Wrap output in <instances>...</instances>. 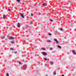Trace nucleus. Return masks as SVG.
<instances>
[{
    "mask_svg": "<svg viewBox=\"0 0 76 76\" xmlns=\"http://www.w3.org/2000/svg\"><path fill=\"white\" fill-rule=\"evenodd\" d=\"M50 20L51 21V22H53V20L50 19Z\"/></svg>",
    "mask_w": 76,
    "mask_h": 76,
    "instance_id": "obj_22",
    "label": "nucleus"
},
{
    "mask_svg": "<svg viewBox=\"0 0 76 76\" xmlns=\"http://www.w3.org/2000/svg\"><path fill=\"white\" fill-rule=\"evenodd\" d=\"M4 38H5V36H4L3 37H2L1 38V39H4Z\"/></svg>",
    "mask_w": 76,
    "mask_h": 76,
    "instance_id": "obj_10",
    "label": "nucleus"
},
{
    "mask_svg": "<svg viewBox=\"0 0 76 76\" xmlns=\"http://www.w3.org/2000/svg\"><path fill=\"white\" fill-rule=\"evenodd\" d=\"M38 73H39L38 72H37Z\"/></svg>",
    "mask_w": 76,
    "mask_h": 76,
    "instance_id": "obj_36",
    "label": "nucleus"
},
{
    "mask_svg": "<svg viewBox=\"0 0 76 76\" xmlns=\"http://www.w3.org/2000/svg\"><path fill=\"white\" fill-rule=\"evenodd\" d=\"M8 39H11V40L14 39H15V38L13 37H10L8 38Z\"/></svg>",
    "mask_w": 76,
    "mask_h": 76,
    "instance_id": "obj_3",
    "label": "nucleus"
},
{
    "mask_svg": "<svg viewBox=\"0 0 76 76\" xmlns=\"http://www.w3.org/2000/svg\"><path fill=\"white\" fill-rule=\"evenodd\" d=\"M15 54H17V52H15Z\"/></svg>",
    "mask_w": 76,
    "mask_h": 76,
    "instance_id": "obj_28",
    "label": "nucleus"
},
{
    "mask_svg": "<svg viewBox=\"0 0 76 76\" xmlns=\"http://www.w3.org/2000/svg\"><path fill=\"white\" fill-rule=\"evenodd\" d=\"M17 27H18V28H20V23H18L17 24Z\"/></svg>",
    "mask_w": 76,
    "mask_h": 76,
    "instance_id": "obj_4",
    "label": "nucleus"
},
{
    "mask_svg": "<svg viewBox=\"0 0 76 76\" xmlns=\"http://www.w3.org/2000/svg\"><path fill=\"white\" fill-rule=\"evenodd\" d=\"M39 35H41V34H39Z\"/></svg>",
    "mask_w": 76,
    "mask_h": 76,
    "instance_id": "obj_34",
    "label": "nucleus"
},
{
    "mask_svg": "<svg viewBox=\"0 0 76 76\" xmlns=\"http://www.w3.org/2000/svg\"><path fill=\"white\" fill-rule=\"evenodd\" d=\"M50 64H53V61H51L50 62Z\"/></svg>",
    "mask_w": 76,
    "mask_h": 76,
    "instance_id": "obj_18",
    "label": "nucleus"
},
{
    "mask_svg": "<svg viewBox=\"0 0 76 76\" xmlns=\"http://www.w3.org/2000/svg\"><path fill=\"white\" fill-rule=\"evenodd\" d=\"M60 30L61 31H64V30H63V28H60Z\"/></svg>",
    "mask_w": 76,
    "mask_h": 76,
    "instance_id": "obj_14",
    "label": "nucleus"
},
{
    "mask_svg": "<svg viewBox=\"0 0 76 76\" xmlns=\"http://www.w3.org/2000/svg\"><path fill=\"white\" fill-rule=\"evenodd\" d=\"M16 1H17L18 2V3H20V0H16Z\"/></svg>",
    "mask_w": 76,
    "mask_h": 76,
    "instance_id": "obj_17",
    "label": "nucleus"
},
{
    "mask_svg": "<svg viewBox=\"0 0 76 76\" xmlns=\"http://www.w3.org/2000/svg\"><path fill=\"white\" fill-rule=\"evenodd\" d=\"M37 72H38V71H37Z\"/></svg>",
    "mask_w": 76,
    "mask_h": 76,
    "instance_id": "obj_37",
    "label": "nucleus"
},
{
    "mask_svg": "<svg viewBox=\"0 0 76 76\" xmlns=\"http://www.w3.org/2000/svg\"><path fill=\"white\" fill-rule=\"evenodd\" d=\"M19 64H21V62H19Z\"/></svg>",
    "mask_w": 76,
    "mask_h": 76,
    "instance_id": "obj_27",
    "label": "nucleus"
},
{
    "mask_svg": "<svg viewBox=\"0 0 76 76\" xmlns=\"http://www.w3.org/2000/svg\"><path fill=\"white\" fill-rule=\"evenodd\" d=\"M30 6V7H31V6Z\"/></svg>",
    "mask_w": 76,
    "mask_h": 76,
    "instance_id": "obj_35",
    "label": "nucleus"
},
{
    "mask_svg": "<svg viewBox=\"0 0 76 76\" xmlns=\"http://www.w3.org/2000/svg\"><path fill=\"white\" fill-rule=\"evenodd\" d=\"M74 30H75V31H76V28H75V29H74Z\"/></svg>",
    "mask_w": 76,
    "mask_h": 76,
    "instance_id": "obj_30",
    "label": "nucleus"
},
{
    "mask_svg": "<svg viewBox=\"0 0 76 76\" xmlns=\"http://www.w3.org/2000/svg\"><path fill=\"white\" fill-rule=\"evenodd\" d=\"M49 35L50 36H51V34H49Z\"/></svg>",
    "mask_w": 76,
    "mask_h": 76,
    "instance_id": "obj_26",
    "label": "nucleus"
},
{
    "mask_svg": "<svg viewBox=\"0 0 76 76\" xmlns=\"http://www.w3.org/2000/svg\"><path fill=\"white\" fill-rule=\"evenodd\" d=\"M47 42H51V41L49 40H47Z\"/></svg>",
    "mask_w": 76,
    "mask_h": 76,
    "instance_id": "obj_8",
    "label": "nucleus"
},
{
    "mask_svg": "<svg viewBox=\"0 0 76 76\" xmlns=\"http://www.w3.org/2000/svg\"><path fill=\"white\" fill-rule=\"evenodd\" d=\"M23 69H24V70H26V68H27V66H26V65H24L23 66Z\"/></svg>",
    "mask_w": 76,
    "mask_h": 76,
    "instance_id": "obj_2",
    "label": "nucleus"
},
{
    "mask_svg": "<svg viewBox=\"0 0 76 76\" xmlns=\"http://www.w3.org/2000/svg\"><path fill=\"white\" fill-rule=\"evenodd\" d=\"M31 16H34V14H33V13H31Z\"/></svg>",
    "mask_w": 76,
    "mask_h": 76,
    "instance_id": "obj_19",
    "label": "nucleus"
},
{
    "mask_svg": "<svg viewBox=\"0 0 76 76\" xmlns=\"http://www.w3.org/2000/svg\"><path fill=\"white\" fill-rule=\"evenodd\" d=\"M72 53L73 54H74L75 55L76 54V52H75V50H73L72 51Z\"/></svg>",
    "mask_w": 76,
    "mask_h": 76,
    "instance_id": "obj_7",
    "label": "nucleus"
},
{
    "mask_svg": "<svg viewBox=\"0 0 76 76\" xmlns=\"http://www.w3.org/2000/svg\"><path fill=\"white\" fill-rule=\"evenodd\" d=\"M3 17L4 19H5V18H6V15H3Z\"/></svg>",
    "mask_w": 76,
    "mask_h": 76,
    "instance_id": "obj_11",
    "label": "nucleus"
},
{
    "mask_svg": "<svg viewBox=\"0 0 76 76\" xmlns=\"http://www.w3.org/2000/svg\"><path fill=\"white\" fill-rule=\"evenodd\" d=\"M61 76H64V75H61Z\"/></svg>",
    "mask_w": 76,
    "mask_h": 76,
    "instance_id": "obj_29",
    "label": "nucleus"
},
{
    "mask_svg": "<svg viewBox=\"0 0 76 76\" xmlns=\"http://www.w3.org/2000/svg\"><path fill=\"white\" fill-rule=\"evenodd\" d=\"M11 44H14L15 43V42H14L13 41H12L11 42Z\"/></svg>",
    "mask_w": 76,
    "mask_h": 76,
    "instance_id": "obj_15",
    "label": "nucleus"
},
{
    "mask_svg": "<svg viewBox=\"0 0 76 76\" xmlns=\"http://www.w3.org/2000/svg\"><path fill=\"white\" fill-rule=\"evenodd\" d=\"M45 61H46V60H47V58H45Z\"/></svg>",
    "mask_w": 76,
    "mask_h": 76,
    "instance_id": "obj_25",
    "label": "nucleus"
},
{
    "mask_svg": "<svg viewBox=\"0 0 76 76\" xmlns=\"http://www.w3.org/2000/svg\"><path fill=\"white\" fill-rule=\"evenodd\" d=\"M45 5H46V3H43V6H45Z\"/></svg>",
    "mask_w": 76,
    "mask_h": 76,
    "instance_id": "obj_9",
    "label": "nucleus"
},
{
    "mask_svg": "<svg viewBox=\"0 0 76 76\" xmlns=\"http://www.w3.org/2000/svg\"><path fill=\"white\" fill-rule=\"evenodd\" d=\"M58 47L59 48H60V49H61V46L59 45L58 46Z\"/></svg>",
    "mask_w": 76,
    "mask_h": 76,
    "instance_id": "obj_12",
    "label": "nucleus"
},
{
    "mask_svg": "<svg viewBox=\"0 0 76 76\" xmlns=\"http://www.w3.org/2000/svg\"><path fill=\"white\" fill-rule=\"evenodd\" d=\"M8 11H10V10H10V9H8Z\"/></svg>",
    "mask_w": 76,
    "mask_h": 76,
    "instance_id": "obj_24",
    "label": "nucleus"
},
{
    "mask_svg": "<svg viewBox=\"0 0 76 76\" xmlns=\"http://www.w3.org/2000/svg\"><path fill=\"white\" fill-rule=\"evenodd\" d=\"M32 23V22H31L30 23Z\"/></svg>",
    "mask_w": 76,
    "mask_h": 76,
    "instance_id": "obj_33",
    "label": "nucleus"
},
{
    "mask_svg": "<svg viewBox=\"0 0 76 76\" xmlns=\"http://www.w3.org/2000/svg\"><path fill=\"white\" fill-rule=\"evenodd\" d=\"M10 50H14V49H13V48H10Z\"/></svg>",
    "mask_w": 76,
    "mask_h": 76,
    "instance_id": "obj_16",
    "label": "nucleus"
},
{
    "mask_svg": "<svg viewBox=\"0 0 76 76\" xmlns=\"http://www.w3.org/2000/svg\"><path fill=\"white\" fill-rule=\"evenodd\" d=\"M20 15L21 17H22V18H24V15H23V14L21 13L20 14Z\"/></svg>",
    "mask_w": 76,
    "mask_h": 76,
    "instance_id": "obj_6",
    "label": "nucleus"
},
{
    "mask_svg": "<svg viewBox=\"0 0 76 76\" xmlns=\"http://www.w3.org/2000/svg\"><path fill=\"white\" fill-rule=\"evenodd\" d=\"M7 76H9V75L8 73H7L6 75Z\"/></svg>",
    "mask_w": 76,
    "mask_h": 76,
    "instance_id": "obj_20",
    "label": "nucleus"
},
{
    "mask_svg": "<svg viewBox=\"0 0 76 76\" xmlns=\"http://www.w3.org/2000/svg\"><path fill=\"white\" fill-rule=\"evenodd\" d=\"M42 54H43L44 56H47V53L45 52H42Z\"/></svg>",
    "mask_w": 76,
    "mask_h": 76,
    "instance_id": "obj_1",
    "label": "nucleus"
},
{
    "mask_svg": "<svg viewBox=\"0 0 76 76\" xmlns=\"http://www.w3.org/2000/svg\"><path fill=\"white\" fill-rule=\"evenodd\" d=\"M41 49H42V50H45V49L44 48H42Z\"/></svg>",
    "mask_w": 76,
    "mask_h": 76,
    "instance_id": "obj_13",
    "label": "nucleus"
},
{
    "mask_svg": "<svg viewBox=\"0 0 76 76\" xmlns=\"http://www.w3.org/2000/svg\"><path fill=\"white\" fill-rule=\"evenodd\" d=\"M53 75H56V73L54 72L53 73Z\"/></svg>",
    "mask_w": 76,
    "mask_h": 76,
    "instance_id": "obj_23",
    "label": "nucleus"
},
{
    "mask_svg": "<svg viewBox=\"0 0 76 76\" xmlns=\"http://www.w3.org/2000/svg\"><path fill=\"white\" fill-rule=\"evenodd\" d=\"M50 50H53V48H50Z\"/></svg>",
    "mask_w": 76,
    "mask_h": 76,
    "instance_id": "obj_21",
    "label": "nucleus"
},
{
    "mask_svg": "<svg viewBox=\"0 0 76 76\" xmlns=\"http://www.w3.org/2000/svg\"><path fill=\"white\" fill-rule=\"evenodd\" d=\"M45 66H47V64H45Z\"/></svg>",
    "mask_w": 76,
    "mask_h": 76,
    "instance_id": "obj_31",
    "label": "nucleus"
},
{
    "mask_svg": "<svg viewBox=\"0 0 76 76\" xmlns=\"http://www.w3.org/2000/svg\"><path fill=\"white\" fill-rule=\"evenodd\" d=\"M54 41H55L56 43H57V44H58V41H57V39H54Z\"/></svg>",
    "mask_w": 76,
    "mask_h": 76,
    "instance_id": "obj_5",
    "label": "nucleus"
},
{
    "mask_svg": "<svg viewBox=\"0 0 76 76\" xmlns=\"http://www.w3.org/2000/svg\"><path fill=\"white\" fill-rule=\"evenodd\" d=\"M7 38L5 39V40H7Z\"/></svg>",
    "mask_w": 76,
    "mask_h": 76,
    "instance_id": "obj_32",
    "label": "nucleus"
}]
</instances>
